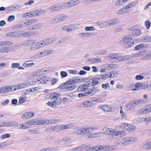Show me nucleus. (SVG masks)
Returning a JSON list of instances; mask_svg holds the SVG:
<instances>
[{
    "label": "nucleus",
    "mask_w": 151,
    "mask_h": 151,
    "mask_svg": "<svg viewBox=\"0 0 151 151\" xmlns=\"http://www.w3.org/2000/svg\"><path fill=\"white\" fill-rule=\"evenodd\" d=\"M61 128L62 130H65L68 129H70L71 127V125L70 124L67 125H60Z\"/></svg>",
    "instance_id": "nucleus-48"
},
{
    "label": "nucleus",
    "mask_w": 151,
    "mask_h": 151,
    "mask_svg": "<svg viewBox=\"0 0 151 151\" xmlns=\"http://www.w3.org/2000/svg\"><path fill=\"white\" fill-rule=\"evenodd\" d=\"M143 40L144 42H151V36L145 37Z\"/></svg>",
    "instance_id": "nucleus-58"
},
{
    "label": "nucleus",
    "mask_w": 151,
    "mask_h": 151,
    "mask_svg": "<svg viewBox=\"0 0 151 151\" xmlns=\"http://www.w3.org/2000/svg\"><path fill=\"white\" fill-rule=\"evenodd\" d=\"M92 102V101H86L82 102V105L83 107L89 106L90 104Z\"/></svg>",
    "instance_id": "nucleus-45"
},
{
    "label": "nucleus",
    "mask_w": 151,
    "mask_h": 151,
    "mask_svg": "<svg viewBox=\"0 0 151 151\" xmlns=\"http://www.w3.org/2000/svg\"><path fill=\"white\" fill-rule=\"evenodd\" d=\"M12 44V42L11 41H4L0 42V47L1 46H6L10 45Z\"/></svg>",
    "instance_id": "nucleus-29"
},
{
    "label": "nucleus",
    "mask_w": 151,
    "mask_h": 151,
    "mask_svg": "<svg viewBox=\"0 0 151 151\" xmlns=\"http://www.w3.org/2000/svg\"><path fill=\"white\" fill-rule=\"evenodd\" d=\"M75 1H70L69 2L65 3L63 6L64 7L65 6L66 8H68L78 4V3L75 4Z\"/></svg>",
    "instance_id": "nucleus-21"
},
{
    "label": "nucleus",
    "mask_w": 151,
    "mask_h": 151,
    "mask_svg": "<svg viewBox=\"0 0 151 151\" xmlns=\"http://www.w3.org/2000/svg\"><path fill=\"white\" fill-rule=\"evenodd\" d=\"M32 125H33L32 120H31L22 124H19L18 126V128L20 129H25L30 127Z\"/></svg>",
    "instance_id": "nucleus-10"
},
{
    "label": "nucleus",
    "mask_w": 151,
    "mask_h": 151,
    "mask_svg": "<svg viewBox=\"0 0 151 151\" xmlns=\"http://www.w3.org/2000/svg\"><path fill=\"white\" fill-rule=\"evenodd\" d=\"M26 98L27 97L26 96H24L23 97H21L19 100V103L22 104L24 103L26 101Z\"/></svg>",
    "instance_id": "nucleus-62"
},
{
    "label": "nucleus",
    "mask_w": 151,
    "mask_h": 151,
    "mask_svg": "<svg viewBox=\"0 0 151 151\" xmlns=\"http://www.w3.org/2000/svg\"><path fill=\"white\" fill-rule=\"evenodd\" d=\"M144 96V98L142 99H139L136 100L138 105L142 104L146 101L147 96L146 95H145Z\"/></svg>",
    "instance_id": "nucleus-23"
},
{
    "label": "nucleus",
    "mask_w": 151,
    "mask_h": 151,
    "mask_svg": "<svg viewBox=\"0 0 151 151\" xmlns=\"http://www.w3.org/2000/svg\"><path fill=\"white\" fill-rule=\"evenodd\" d=\"M34 3L33 0H29L28 1L24 3V5L25 6L29 5L31 6Z\"/></svg>",
    "instance_id": "nucleus-59"
},
{
    "label": "nucleus",
    "mask_w": 151,
    "mask_h": 151,
    "mask_svg": "<svg viewBox=\"0 0 151 151\" xmlns=\"http://www.w3.org/2000/svg\"><path fill=\"white\" fill-rule=\"evenodd\" d=\"M91 85L90 84L88 83V85L86 86V85H82L80 86L78 88V91H83L87 89V86H90Z\"/></svg>",
    "instance_id": "nucleus-27"
},
{
    "label": "nucleus",
    "mask_w": 151,
    "mask_h": 151,
    "mask_svg": "<svg viewBox=\"0 0 151 151\" xmlns=\"http://www.w3.org/2000/svg\"><path fill=\"white\" fill-rule=\"evenodd\" d=\"M115 55L116 53H110L108 54L106 58L108 60L114 61Z\"/></svg>",
    "instance_id": "nucleus-35"
},
{
    "label": "nucleus",
    "mask_w": 151,
    "mask_h": 151,
    "mask_svg": "<svg viewBox=\"0 0 151 151\" xmlns=\"http://www.w3.org/2000/svg\"><path fill=\"white\" fill-rule=\"evenodd\" d=\"M40 48L43 47L47 44V40H44L38 42Z\"/></svg>",
    "instance_id": "nucleus-37"
},
{
    "label": "nucleus",
    "mask_w": 151,
    "mask_h": 151,
    "mask_svg": "<svg viewBox=\"0 0 151 151\" xmlns=\"http://www.w3.org/2000/svg\"><path fill=\"white\" fill-rule=\"evenodd\" d=\"M35 16H40L41 15L45 13L44 10L42 9L35 10Z\"/></svg>",
    "instance_id": "nucleus-36"
},
{
    "label": "nucleus",
    "mask_w": 151,
    "mask_h": 151,
    "mask_svg": "<svg viewBox=\"0 0 151 151\" xmlns=\"http://www.w3.org/2000/svg\"><path fill=\"white\" fill-rule=\"evenodd\" d=\"M64 9V6L62 4H55L50 7L49 10L52 12L60 11L61 10Z\"/></svg>",
    "instance_id": "nucleus-6"
},
{
    "label": "nucleus",
    "mask_w": 151,
    "mask_h": 151,
    "mask_svg": "<svg viewBox=\"0 0 151 151\" xmlns=\"http://www.w3.org/2000/svg\"><path fill=\"white\" fill-rule=\"evenodd\" d=\"M98 91V89L97 88H92L87 91L86 92L88 96H91L95 94Z\"/></svg>",
    "instance_id": "nucleus-16"
},
{
    "label": "nucleus",
    "mask_w": 151,
    "mask_h": 151,
    "mask_svg": "<svg viewBox=\"0 0 151 151\" xmlns=\"http://www.w3.org/2000/svg\"><path fill=\"white\" fill-rule=\"evenodd\" d=\"M120 22L119 19H115L105 22L106 26H112L118 24Z\"/></svg>",
    "instance_id": "nucleus-13"
},
{
    "label": "nucleus",
    "mask_w": 151,
    "mask_h": 151,
    "mask_svg": "<svg viewBox=\"0 0 151 151\" xmlns=\"http://www.w3.org/2000/svg\"><path fill=\"white\" fill-rule=\"evenodd\" d=\"M97 24L99 27L101 28L104 27H106V25L105 24V22H103L102 21L99 22H97Z\"/></svg>",
    "instance_id": "nucleus-50"
},
{
    "label": "nucleus",
    "mask_w": 151,
    "mask_h": 151,
    "mask_svg": "<svg viewBox=\"0 0 151 151\" xmlns=\"http://www.w3.org/2000/svg\"><path fill=\"white\" fill-rule=\"evenodd\" d=\"M33 125H42L45 123V121L41 119L32 120Z\"/></svg>",
    "instance_id": "nucleus-19"
},
{
    "label": "nucleus",
    "mask_w": 151,
    "mask_h": 151,
    "mask_svg": "<svg viewBox=\"0 0 151 151\" xmlns=\"http://www.w3.org/2000/svg\"><path fill=\"white\" fill-rule=\"evenodd\" d=\"M60 94L58 92H52L48 94L49 99H52L54 101L48 102V105L53 108H55L56 106L60 105L62 102V99L60 97Z\"/></svg>",
    "instance_id": "nucleus-1"
},
{
    "label": "nucleus",
    "mask_w": 151,
    "mask_h": 151,
    "mask_svg": "<svg viewBox=\"0 0 151 151\" xmlns=\"http://www.w3.org/2000/svg\"><path fill=\"white\" fill-rule=\"evenodd\" d=\"M12 86H5L0 87V94H6L12 91Z\"/></svg>",
    "instance_id": "nucleus-9"
},
{
    "label": "nucleus",
    "mask_w": 151,
    "mask_h": 151,
    "mask_svg": "<svg viewBox=\"0 0 151 151\" xmlns=\"http://www.w3.org/2000/svg\"><path fill=\"white\" fill-rule=\"evenodd\" d=\"M46 72V70H39L33 72L32 75L34 76H39L42 74H45Z\"/></svg>",
    "instance_id": "nucleus-15"
},
{
    "label": "nucleus",
    "mask_w": 151,
    "mask_h": 151,
    "mask_svg": "<svg viewBox=\"0 0 151 151\" xmlns=\"http://www.w3.org/2000/svg\"><path fill=\"white\" fill-rule=\"evenodd\" d=\"M143 148L146 150L151 149V142L145 143L143 145Z\"/></svg>",
    "instance_id": "nucleus-38"
},
{
    "label": "nucleus",
    "mask_w": 151,
    "mask_h": 151,
    "mask_svg": "<svg viewBox=\"0 0 151 151\" xmlns=\"http://www.w3.org/2000/svg\"><path fill=\"white\" fill-rule=\"evenodd\" d=\"M107 66L106 67V68L108 70L113 69L117 67V65L116 64H107Z\"/></svg>",
    "instance_id": "nucleus-28"
},
{
    "label": "nucleus",
    "mask_w": 151,
    "mask_h": 151,
    "mask_svg": "<svg viewBox=\"0 0 151 151\" xmlns=\"http://www.w3.org/2000/svg\"><path fill=\"white\" fill-rule=\"evenodd\" d=\"M103 111L107 112H111L113 111L112 109L109 107L107 105H101L99 106Z\"/></svg>",
    "instance_id": "nucleus-17"
},
{
    "label": "nucleus",
    "mask_w": 151,
    "mask_h": 151,
    "mask_svg": "<svg viewBox=\"0 0 151 151\" xmlns=\"http://www.w3.org/2000/svg\"><path fill=\"white\" fill-rule=\"evenodd\" d=\"M14 37H20L21 36V32L20 31H17L14 32Z\"/></svg>",
    "instance_id": "nucleus-60"
},
{
    "label": "nucleus",
    "mask_w": 151,
    "mask_h": 151,
    "mask_svg": "<svg viewBox=\"0 0 151 151\" xmlns=\"http://www.w3.org/2000/svg\"><path fill=\"white\" fill-rule=\"evenodd\" d=\"M101 87L105 89H108L109 88V84L108 83H106L105 84H102Z\"/></svg>",
    "instance_id": "nucleus-56"
},
{
    "label": "nucleus",
    "mask_w": 151,
    "mask_h": 151,
    "mask_svg": "<svg viewBox=\"0 0 151 151\" xmlns=\"http://www.w3.org/2000/svg\"><path fill=\"white\" fill-rule=\"evenodd\" d=\"M27 14H28V17H35V10L34 11H32L29 12H27Z\"/></svg>",
    "instance_id": "nucleus-54"
},
{
    "label": "nucleus",
    "mask_w": 151,
    "mask_h": 151,
    "mask_svg": "<svg viewBox=\"0 0 151 151\" xmlns=\"http://www.w3.org/2000/svg\"><path fill=\"white\" fill-rule=\"evenodd\" d=\"M28 132L30 133L33 134H38L39 133L38 130L35 129H30L29 130Z\"/></svg>",
    "instance_id": "nucleus-55"
},
{
    "label": "nucleus",
    "mask_w": 151,
    "mask_h": 151,
    "mask_svg": "<svg viewBox=\"0 0 151 151\" xmlns=\"http://www.w3.org/2000/svg\"><path fill=\"white\" fill-rule=\"evenodd\" d=\"M126 144L124 138L120 139L118 142V145L119 146H123Z\"/></svg>",
    "instance_id": "nucleus-41"
},
{
    "label": "nucleus",
    "mask_w": 151,
    "mask_h": 151,
    "mask_svg": "<svg viewBox=\"0 0 151 151\" xmlns=\"http://www.w3.org/2000/svg\"><path fill=\"white\" fill-rule=\"evenodd\" d=\"M124 131H118L115 130H114V136H119L121 135L120 137H121L122 136L124 135Z\"/></svg>",
    "instance_id": "nucleus-31"
},
{
    "label": "nucleus",
    "mask_w": 151,
    "mask_h": 151,
    "mask_svg": "<svg viewBox=\"0 0 151 151\" xmlns=\"http://www.w3.org/2000/svg\"><path fill=\"white\" fill-rule=\"evenodd\" d=\"M87 146H80L76 148H74L72 149L71 151H82V149H85Z\"/></svg>",
    "instance_id": "nucleus-42"
},
{
    "label": "nucleus",
    "mask_w": 151,
    "mask_h": 151,
    "mask_svg": "<svg viewBox=\"0 0 151 151\" xmlns=\"http://www.w3.org/2000/svg\"><path fill=\"white\" fill-rule=\"evenodd\" d=\"M126 124L128 127L129 128V130L130 131L134 130L136 128L134 126L132 125L128 124H124V125L125 126V127Z\"/></svg>",
    "instance_id": "nucleus-52"
},
{
    "label": "nucleus",
    "mask_w": 151,
    "mask_h": 151,
    "mask_svg": "<svg viewBox=\"0 0 151 151\" xmlns=\"http://www.w3.org/2000/svg\"><path fill=\"white\" fill-rule=\"evenodd\" d=\"M124 139L126 144L132 143L137 141V139L135 137H127L124 138Z\"/></svg>",
    "instance_id": "nucleus-14"
},
{
    "label": "nucleus",
    "mask_w": 151,
    "mask_h": 151,
    "mask_svg": "<svg viewBox=\"0 0 151 151\" xmlns=\"http://www.w3.org/2000/svg\"><path fill=\"white\" fill-rule=\"evenodd\" d=\"M32 32H24L21 33V36L23 37H29L32 36Z\"/></svg>",
    "instance_id": "nucleus-53"
},
{
    "label": "nucleus",
    "mask_w": 151,
    "mask_h": 151,
    "mask_svg": "<svg viewBox=\"0 0 151 151\" xmlns=\"http://www.w3.org/2000/svg\"><path fill=\"white\" fill-rule=\"evenodd\" d=\"M95 29V27L93 26L86 27L85 28V30L86 31H93Z\"/></svg>",
    "instance_id": "nucleus-63"
},
{
    "label": "nucleus",
    "mask_w": 151,
    "mask_h": 151,
    "mask_svg": "<svg viewBox=\"0 0 151 151\" xmlns=\"http://www.w3.org/2000/svg\"><path fill=\"white\" fill-rule=\"evenodd\" d=\"M101 61V58H92L89 60V61L91 63H96L100 62Z\"/></svg>",
    "instance_id": "nucleus-32"
},
{
    "label": "nucleus",
    "mask_w": 151,
    "mask_h": 151,
    "mask_svg": "<svg viewBox=\"0 0 151 151\" xmlns=\"http://www.w3.org/2000/svg\"><path fill=\"white\" fill-rule=\"evenodd\" d=\"M76 86L74 85H67L66 87L65 91H70L75 89Z\"/></svg>",
    "instance_id": "nucleus-34"
},
{
    "label": "nucleus",
    "mask_w": 151,
    "mask_h": 151,
    "mask_svg": "<svg viewBox=\"0 0 151 151\" xmlns=\"http://www.w3.org/2000/svg\"><path fill=\"white\" fill-rule=\"evenodd\" d=\"M122 61H126L130 59V55L121 56Z\"/></svg>",
    "instance_id": "nucleus-61"
},
{
    "label": "nucleus",
    "mask_w": 151,
    "mask_h": 151,
    "mask_svg": "<svg viewBox=\"0 0 151 151\" xmlns=\"http://www.w3.org/2000/svg\"><path fill=\"white\" fill-rule=\"evenodd\" d=\"M11 68H17L19 69L24 70V68L23 67L20 66V64L19 63H13L12 64Z\"/></svg>",
    "instance_id": "nucleus-26"
},
{
    "label": "nucleus",
    "mask_w": 151,
    "mask_h": 151,
    "mask_svg": "<svg viewBox=\"0 0 151 151\" xmlns=\"http://www.w3.org/2000/svg\"><path fill=\"white\" fill-rule=\"evenodd\" d=\"M122 56H118L116 54V55L114 59L113 62H119V61H121L122 60L121 59Z\"/></svg>",
    "instance_id": "nucleus-49"
},
{
    "label": "nucleus",
    "mask_w": 151,
    "mask_h": 151,
    "mask_svg": "<svg viewBox=\"0 0 151 151\" xmlns=\"http://www.w3.org/2000/svg\"><path fill=\"white\" fill-rule=\"evenodd\" d=\"M32 60H28L23 64V66L25 68H29L30 67H33L35 66V64L33 63H29V62L32 61Z\"/></svg>",
    "instance_id": "nucleus-20"
},
{
    "label": "nucleus",
    "mask_w": 151,
    "mask_h": 151,
    "mask_svg": "<svg viewBox=\"0 0 151 151\" xmlns=\"http://www.w3.org/2000/svg\"><path fill=\"white\" fill-rule=\"evenodd\" d=\"M35 113L33 111H29L24 113L21 116V117L23 119H28L33 117Z\"/></svg>",
    "instance_id": "nucleus-12"
},
{
    "label": "nucleus",
    "mask_w": 151,
    "mask_h": 151,
    "mask_svg": "<svg viewBox=\"0 0 151 151\" xmlns=\"http://www.w3.org/2000/svg\"><path fill=\"white\" fill-rule=\"evenodd\" d=\"M105 133L107 135H112L114 136V132L115 129L109 128H105Z\"/></svg>",
    "instance_id": "nucleus-22"
},
{
    "label": "nucleus",
    "mask_w": 151,
    "mask_h": 151,
    "mask_svg": "<svg viewBox=\"0 0 151 151\" xmlns=\"http://www.w3.org/2000/svg\"><path fill=\"white\" fill-rule=\"evenodd\" d=\"M96 129V127H83L74 131L73 133L75 134L80 135L89 134L90 133H92L94 130Z\"/></svg>",
    "instance_id": "nucleus-3"
},
{
    "label": "nucleus",
    "mask_w": 151,
    "mask_h": 151,
    "mask_svg": "<svg viewBox=\"0 0 151 151\" xmlns=\"http://www.w3.org/2000/svg\"><path fill=\"white\" fill-rule=\"evenodd\" d=\"M11 51V49L6 46L0 48V52L2 53H9Z\"/></svg>",
    "instance_id": "nucleus-18"
},
{
    "label": "nucleus",
    "mask_w": 151,
    "mask_h": 151,
    "mask_svg": "<svg viewBox=\"0 0 151 151\" xmlns=\"http://www.w3.org/2000/svg\"><path fill=\"white\" fill-rule=\"evenodd\" d=\"M37 81H41L40 82V83H42L44 84H46L47 83V78H46L45 76H43L42 78H37Z\"/></svg>",
    "instance_id": "nucleus-30"
},
{
    "label": "nucleus",
    "mask_w": 151,
    "mask_h": 151,
    "mask_svg": "<svg viewBox=\"0 0 151 151\" xmlns=\"http://www.w3.org/2000/svg\"><path fill=\"white\" fill-rule=\"evenodd\" d=\"M125 109L127 111H134V106L131 103L127 104L125 106Z\"/></svg>",
    "instance_id": "nucleus-25"
},
{
    "label": "nucleus",
    "mask_w": 151,
    "mask_h": 151,
    "mask_svg": "<svg viewBox=\"0 0 151 151\" xmlns=\"http://www.w3.org/2000/svg\"><path fill=\"white\" fill-rule=\"evenodd\" d=\"M78 26V24H70L64 26L62 29L64 31L70 32L73 30L76 29Z\"/></svg>",
    "instance_id": "nucleus-5"
},
{
    "label": "nucleus",
    "mask_w": 151,
    "mask_h": 151,
    "mask_svg": "<svg viewBox=\"0 0 151 151\" xmlns=\"http://www.w3.org/2000/svg\"><path fill=\"white\" fill-rule=\"evenodd\" d=\"M141 34L140 30L139 29H135L132 32V34L133 35L136 36H138L140 35Z\"/></svg>",
    "instance_id": "nucleus-43"
},
{
    "label": "nucleus",
    "mask_w": 151,
    "mask_h": 151,
    "mask_svg": "<svg viewBox=\"0 0 151 151\" xmlns=\"http://www.w3.org/2000/svg\"><path fill=\"white\" fill-rule=\"evenodd\" d=\"M150 113H151V104L145 106L139 109L137 112L138 114H147Z\"/></svg>",
    "instance_id": "nucleus-4"
},
{
    "label": "nucleus",
    "mask_w": 151,
    "mask_h": 151,
    "mask_svg": "<svg viewBox=\"0 0 151 151\" xmlns=\"http://www.w3.org/2000/svg\"><path fill=\"white\" fill-rule=\"evenodd\" d=\"M144 122L146 124H147L151 121V118L149 117L147 118L144 117Z\"/></svg>",
    "instance_id": "nucleus-57"
},
{
    "label": "nucleus",
    "mask_w": 151,
    "mask_h": 151,
    "mask_svg": "<svg viewBox=\"0 0 151 151\" xmlns=\"http://www.w3.org/2000/svg\"><path fill=\"white\" fill-rule=\"evenodd\" d=\"M101 133L100 132H97L95 133H90L88 137L89 138H94L100 137L101 136Z\"/></svg>",
    "instance_id": "nucleus-33"
},
{
    "label": "nucleus",
    "mask_w": 151,
    "mask_h": 151,
    "mask_svg": "<svg viewBox=\"0 0 151 151\" xmlns=\"http://www.w3.org/2000/svg\"><path fill=\"white\" fill-rule=\"evenodd\" d=\"M129 11L125 7V6H124L119 9L118 12L117 13L118 14L121 15L127 13Z\"/></svg>",
    "instance_id": "nucleus-24"
},
{
    "label": "nucleus",
    "mask_w": 151,
    "mask_h": 151,
    "mask_svg": "<svg viewBox=\"0 0 151 151\" xmlns=\"http://www.w3.org/2000/svg\"><path fill=\"white\" fill-rule=\"evenodd\" d=\"M61 121L59 119L49 120L48 122V124H53L58 123Z\"/></svg>",
    "instance_id": "nucleus-44"
},
{
    "label": "nucleus",
    "mask_w": 151,
    "mask_h": 151,
    "mask_svg": "<svg viewBox=\"0 0 151 151\" xmlns=\"http://www.w3.org/2000/svg\"><path fill=\"white\" fill-rule=\"evenodd\" d=\"M40 48L38 42H36L32 46L30 47L32 50H35Z\"/></svg>",
    "instance_id": "nucleus-40"
},
{
    "label": "nucleus",
    "mask_w": 151,
    "mask_h": 151,
    "mask_svg": "<svg viewBox=\"0 0 151 151\" xmlns=\"http://www.w3.org/2000/svg\"><path fill=\"white\" fill-rule=\"evenodd\" d=\"M28 86V84L27 83L24 82L19 84L16 85L14 86H12L13 88H14V89H12L11 91H14L17 90L22 89Z\"/></svg>",
    "instance_id": "nucleus-11"
},
{
    "label": "nucleus",
    "mask_w": 151,
    "mask_h": 151,
    "mask_svg": "<svg viewBox=\"0 0 151 151\" xmlns=\"http://www.w3.org/2000/svg\"><path fill=\"white\" fill-rule=\"evenodd\" d=\"M63 102L64 104H70L71 102V101L69 98L65 97L63 99Z\"/></svg>",
    "instance_id": "nucleus-51"
},
{
    "label": "nucleus",
    "mask_w": 151,
    "mask_h": 151,
    "mask_svg": "<svg viewBox=\"0 0 151 151\" xmlns=\"http://www.w3.org/2000/svg\"><path fill=\"white\" fill-rule=\"evenodd\" d=\"M93 35V33L91 32H83L81 33H80L79 34V35L81 37H86L88 35L89 36H91Z\"/></svg>",
    "instance_id": "nucleus-46"
},
{
    "label": "nucleus",
    "mask_w": 151,
    "mask_h": 151,
    "mask_svg": "<svg viewBox=\"0 0 151 151\" xmlns=\"http://www.w3.org/2000/svg\"><path fill=\"white\" fill-rule=\"evenodd\" d=\"M17 124V122L14 121H6L0 122V126L3 127H14Z\"/></svg>",
    "instance_id": "nucleus-7"
},
{
    "label": "nucleus",
    "mask_w": 151,
    "mask_h": 151,
    "mask_svg": "<svg viewBox=\"0 0 151 151\" xmlns=\"http://www.w3.org/2000/svg\"><path fill=\"white\" fill-rule=\"evenodd\" d=\"M134 2H131L129 3V4L127 5L126 6H125V7L127 9H128L131 8V7H133L134 6Z\"/></svg>",
    "instance_id": "nucleus-64"
},
{
    "label": "nucleus",
    "mask_w": 151,
    "mask_h": 151,
    "mask_svg": "<svg viewBox=\"0 0 151 151\" xmlns=\"http://www.w3.org/2000/svg\"><path fill=\"white\" fill-rule=\"evenodd\" d=\"M132 39V38L129 35H126L122 38L120 41V44L123 45L125 48L131 47L135 45L137 41L136 40L131 41Z\"/></svg>",
    "instance_id": "nucleus-2"
},
{
    "label": "nucleus",
    "mask_w": 151,
    "mask_h": 151,
    "mask_svg": "<svg viewBox=\"0 0 151 151\" xmlns=\"http://www.w3.org/2000/svg\"><path fill=\"white\" fill-rule=\"evenodd\" d=\"M35 42L34 40H29L25 41V45L26 47L29 46L33 44Z\"/></svg>",
    "instance_id": "nucleus-39"
},
{
    "label": "nucleus",
    "mask_w": 151,
    "mask_h": 151,
    "mask_svg": "<svg viewBox=\"0 0 151 151\" xmlns=\"http://www.w3.org/2000/svg\"><path fill=\"white\" fill-rule=\"evenodd\" d=\"M67 18V16L63 14H58L53 19L54 23H57L62 20H64Z\"/></svg>",
    "instance_id": "nucleus-8"
},
{
    "label": "nucleus",
    "mask_w": 151,
    "mask_h": 151,
    "mask_svg": "<svg viewBox=\"0 0 151 151\" xmlns=\"http://www.w3.org/2000/svg\"><path fill=\"white\" fill-rule=\"evenodd\" d=\"M114 71H112L111 72H106L104 75V77L105 78H110L112 76V73L114 74Z\"/></svg>",
    "instance_id": "nucleus-47"
}]
</instances>
